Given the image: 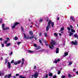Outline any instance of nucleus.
I'll return each instance as SVG.
<instances>
[{"instance_id":"f257e3e1","label":"nucleus","mask_w":78,"mask_h":78,"mask_svg":"<svg viewBox=\"0 0 78 78\" xmlns=\"http://www.w3.org/2000/svg\"><path fill=\"white\" fill-rule=\"evenodd\" d=\"M51 45H49V47L51 49H53V48H54V45H55V41L53 40L51 41Z\"/></svg>"},{"instance_id":"f03ea898","label":"nucleus","mask_w":78,"mask_h":78,"mask_svg":"<svg viewBox=\"0 0 78 78\" xmlns=\"http://www.w3.org/2000/svg\"><path fill=\"white\" fill-rule=\"evenodd\" d=\"M19 24H20L19 23L17 22H16L15 23H14V25L11 26V28H12V29H14V28H16V26H17V25Z\"/></svg>"},{"instance_id":"7ed1b4c3","label":"nucleus","mask_w":78,"mask_h":78,"mask_svg":"<svg viewBox=\"0 0 78 78\" xmlns=\"http://www.w3.org/2000/svg\"><path fill=\"white\" fill-rule=\"evenodd\" d=\"M2 28L3 30H9V28L8 27H5V24L3 23L2 24Z\"/></svg>"},{"instance_id":"20e7f679","label":"nucleus","mask_w":78,"mask_h":78,"mask_svg":"<svg viewBox=\"0 0 78 78\" xmlns=\"http://www.w3.org/2000/svg\"><path fill=\"white\" fill-rule=\"evenodd\" d=\"M71 43L72 44H73V45H74L76 46L78 44V42H77V41L76 40H75V42L73 41H72L71 42Z\"/></svg>"},{"instance_id":"39448f33","label":"nucleus","mask_w":78,"mask_h":78,"mask_svg":"<svg viewBox=\"0 0 78 78\" xmlns=\"http://www.w3.org/2000/svg\"><path fill=\"white\" fill-rule=\"evenodd\" d=\"M49 28H51L50 26V24H49V23H48V26L46 27V31H48L49 30Z\"/></svg>"},{"instance_id":"423d86ee","label":"nucleus","mask_w":78,"mask_h":78,"mask_svg":"<svg viewBox=\"0 0 78 78\" xmlns=\"http://www.w3.org/2000/svg\"><path fill=\"white\" fill-rule=\"evenodd\" d=\"M38 73L36 72L34 74V75H32V76H34L35 78H37V76L38 75Z\"/></svg>"},{"instance_id":"0eeeda50","label":"nucleus","mask_w":78,"mask_h":78,"mask_svg":"<svg viewBox=\"0 0 78 78\" xmlns=\"http://www.w3.org/2000/svg\"><path fill=\"white\" fill-rule=\"evenodd\" d=\"M48 23H49V25H50V23H51V24L52 27V28H53V26L54 25V22H52L50 20H49L48 21Z\"/></svg>"},{"instance_id":"6e6552de","label":"nucleus","mask_w":78,"mask_h":78,"mask_svg":"<svg viewBox=\"0 0 78 78\" xmlns=\"http://www.w3.org/2000/svg\"><path fill=\"white\" fill-rule=\"evenodd\" d=\"M20 62H21V61L19 60V61L14 62L13 63L15 65H17V64H20Z\"/></svg>"},{"instance_id":"1a4fd4ad","label":"nucleus","mask_w":78,"mask_h":78,"mask_svg":"<svg viewBox=\"0 0 78 78\" xmlns=\"http://www.w3.org/2000/svg\"><path fill=\"white\" fill-rule=\"evenodd\" d=\"M64 30V27H62L60 29V31H59L61 33H63V30Z\"/></svg>"},{"instance_id":"9d476101","label":"nucleus","mask_w":78,"mask_h":78,"mask_svg":"<svg viewBox=\"0 0 78 78\" xmlns=\"http://www.w3.org/2000/svg\"><path fill=\"white\" fill-rule=\"evenodd\" d=\"M60 61V59H58L57 60H55V61H53L54 63H57V62H59Z\"/></svg>"},{"instance_id":"9b49d317","label":"nucleus","mask_w":78,"mask_h":78,"mask_svg":"<svg viewBox=\"0 0 78 78\" xmlns=\"http://www.w3.org/2000/svg\"><path fill=\"white\" fill-rule=\"evenodd\" d=\"M1 71H0V72ZM5 74V73H4L2 72L1 73H0V76H3Z\"/></svg>"},{"instance_id":"f8f14e48","label":"nucleus","mask_w":78,"mask_h":78,"mask_svg":"<svg viewBox=\"0 0 78 78\" xmlns=\"http://www.w3.org/2000/svg\"><path fill=\"white\" fill-rule=\"evenodd\" d=\"M7 65L8 66V67H9V68H10L11 67V63L9 62H8Z\"/></svg>"},{"instance_id":"ddd939ff","label":"nucleus","mask_w":78,"mask_h":78,"mask_svg":"<svg viewBox=\"0 0 78 78\" xmlns=\"http://www.w3.org/2000/svg\"><path fill=\"white\" fill-rule=\"evenodd\" d=\"M23 35H24V36L25 39H28V37H27V35H26V34H24Z\"/></svg>"},{"instance_id":"4468645a","label":"nucleus","mask_w":78,"mask_h":78,"mask_svg":"<svg viewBox=\"0 0 78 78\" xmlns=\"http://www.w3.org/2000/svg\"><path fill=\"white\" fill-rule=\"evenodd\" d=\"M55 52L56 53H59V49L58 48H56Z\"/></svg>"},{"instance_id":"2eb2a0df","label":"nucleus","mask_w":78,"mask_h":78,"mask_svg":"<svg viewBox=\"0 0 78 78\" xmlns=\"http://www.w3.org/2000/svg\"><path fill=\"white\" fill-rule=\"evenodd\" d=\"M11 74H9V75H8L7 76V77L8 78H11Z\"/></svg>"},{"instance_id":"dca6fc26","label":"nucleus","mask_w":78,"mask_h":78,"mask_svg":"<svg viewBox=\"0 0 78 78\" xmlns=\"http://www.w3.org/2000/svg\"><path fill=\"white\" fill-rule=\"evenodd\" d=\"M33 37H34V36H32L31 37H28L27 38L28 39H33Z\"/></svg>"},{"instance_id":"f3484780","label":"nucleus","mask_w":78,"mask_h":78,"mask_svg":"<svg viewBox=\"0 0 78 78\" xmlns=\"http://www.w3.org/2000/svg\"><path fill=\"white\" fill-rule=\"evenodd\" d=\"M29 34H30V35H32L33 34V31H30L29 32Z\"/></svg>"},{"instance_id":"a211bd4d","label":"nucleus","mask_w":78,"mask_h":78,"mask_svg":"<svg viewBox=\"0 0 78 78\" xmlns=\"http://www.w3.org/2000/svg\"><path fill=\"white\" fill-rule=\"evenodd\" d=\"M65 56H67L68 55V52H66L64 53Z\"/></svg>"},{"instance_id":"6ab92c4d","label":"nucleus","mask_w":78,"mask_h":78,"mask_svg":"<svg viewBox=\"0 0 78 78\" xmlns=\"http://www.w3.org/2000/svg\"><path fill=\"white\" fill-rule=\"evenodd\" d=\"M11 44L10 43H8L6 44V47H9V46L11 45Z\"/></svg>"},{"instance_id":"aec40b11","label":"nucleus","mask_w":78,"mask_h":78,"mask_svg":"<svg viewBox=\"0 0 78 78\" xmlns=\"http://www.w3.org/2000/svg\"><path fill=\"white\" fill-rule=\"evenodd\" d=\"M70 19H71V20H75V19H74V17H73V16H70Z\"/></svg>"},{"instance_id":"412c9836","label":"nucleus","mask_w":78,"mask_h":78,"mask_svg":"<svg viewBox=\"0 0 78 78\" xmlns=\"http://www.w3.org/2000/svg\"><path fill=\"white\" fill-rule=\"evenodd\" d=\"M18 39L19 38H17V36H16L14 38V39H15V41H17Z\"/></svg>"},{"instance_id":"4be33fe9","label":"nucleus","mask_w":78,"mask_h":78,"mask_svg":"<svg viewBox=\"0 0 78 78\" xmlns=\"http://www.w3.org/2000/svg\"><path fill=\"white\" fill-rule=\"evenodd\" d=\"M19 77L20 78H26L25 77H23L22 76H20Z\"/></svg>"},{"instance_id":"5701e85b","label":"nucleus","mask_w":78,"mask_h":78,"mask_svg":"<svg viewBox=\"0 0 78 78\" xmlns=\"http://www.w3.org/2000/svg\"><path fill=\"white\" fill-rule=\"evenodd\" d=\"M53 76V74H52V73H50L49 74V76Z\"/></svg>"},{"instance_id":"b1692460","label":"nucleus","mask_w":78,"mask_h":78,"mask_svg":"<svg viewBox=\"0 0 78 78\" xmlns=\"http://www.w3.org/2000/svg\"><path fill=\"white\" fill-rule=\"evenodd\" d=\"M73 33H71V32H70L69 33V36H72V35H73Z\"/></svg>"},{"instance_id":"393cba45","label":"nucleus","mask_w":78,"mask_h":78,"mask_svg":"<svg viewBox=\"0 0 78 78\" xmlns=\"http://www.w3.org/2000/svg\"><path fill=\"white\" fill-rule=\"evenodd\" d=\"M71 31H72L73 33H75V31L74 30H73V29H71Z\"/></svg>"},{"instance_id":"a878e982","label":"nucleus","mask_w":78,"mask_h":78,"mask_svg":"<svg viewBox=\"0 0 78 78\" xmlns=\"http://www.w3.org/2000/svg\"><path fill=\"white\" fill-rule=\"evenodd\" d=\"M37 48L36 49V50H38V49H40V48H41V47L40 46H38Z\"/></svg>"},{"instance_id":"bb28decb","label":"nucleus","mask_w":78,"mask_h":78,"mask_svg":"<svg viewBox=\"0 0 78 78\" xmlns=\"http://www.w3.org/2000/svg\"><path fill=\"white\" fill-rule=\"evenodd\" d=\"M28 52H29L30 53H33V51H31L30 50H29L28 51Z\"/></svg>"},{"instance_id":"cd10ccee","label":"nucleus","mask_w":78,"mask_h":78,"mask_svg":"<svg viewBox=\"0 0 78 78\" xmlns=\"http://www.w3.org/2000/svg\"><path fill=\"white\" fill-rule=\"evenodd\" d=\"M77 36H78V35L76 34H75L74 35V37H77Z\"/></svg>"},{"instance_id":"c85d7f7f","label":"nucleus","mask_w":78,"mask_h":78,"mask_svg":"<svg viewBox=\"0 0 78 78\" xmlns=\"http://www.w3.org/2000/svg\"><path fill=\"white\" fill-rule=\"evenodd\" d=\"M44 34V36H45V37H47L48 36H47V33H45Z\"/></svg>"},{"instance_id":"c756f323","label":"nucleus","mask_w":78,"mask_h":78,"mask_svg":"<svg viewBox=\"0 0 78 78\" xmlns=\"http://www.w3.org/2000/svg\"><path fill=\"white\" fill-rule=\"evenodd\" d=\"M7 42H8V41L7 40H5L4 42L5 44H6Z\"/></svg>"},{"instance_id":"7c9ffc66","label":"nucleus","mask_w":78,"mask_h":78,"mask_svg":"<svg viewBox=\"0 0 78 78\" xmlns=\"http://www.w3.org/2000/svg\"><path fill=\"white\" fill-rule=\"evenodd\" d=\"M66 78V76H65L62 75L61 76V78Z\"/></svg>"},{"instance_id":"2f4dec72","label":"nucleus","mask_w":78,"mask_h":78,"mask_svg":"<svg viewBox=\"0 0 78 78\" xmlns=\"http://www.w3.org/2000/svg\"><path fill=\"white\" fill-rule=\"evenodd\" d=\"M21 43V42H18L17 44V45H20V44Z\"/></svg>"},{"instance_id":"473e14b6","label":"nucleus","mask_w":78,"mask_h":78,"mask_svg":"<svg viewBox=\"0 0 78 78\" xmlns=\"http://www.w3.org/2000/svg\"><path fill=\"white\" fill-rule=\"evenodd\" d=\"M21 31H23V27H21Z\"/></svg>"},{"instance_id":"72a5a7b5","label":"nucleus","mask_w":78,"mask_h":78,"mask_svg":"<svg viewBox=\"0 0 78 78\" xmlns=\"http://www.w3.org/2000/svg\"><path fill=\"white\" fill-rule=\"evenodd\" d=\"M67 29L68 30H69V31H70L71 30V29H70V27H68Z\"/></svg>"},{"instance_id":"f704fd0d","label":"nucleus","mask_w":78,"mask_h":78,"mask_svg":"<svg viewBox=\"0 0 78 78\" xmlns=\"http://www.w3.org/2000/svg\"><path fill=\"white\" fill-rule=\"evenodd\" d=\"M54 35L55 36H58V34H57V33H55L54 34Z\"/></svg>"},{"instance_id":"c9c22d12","label":"nucleus","mask_w":78,"mask_h":78,"mask_svg":"<svg viewBox=\"0 0 78 78\" xmlns=\"http://www.w3.org/2000/svg\"><path fill=\"white\" fill-rule=\"evenodd\" d=\"M61 73V72L59 71V70L58 71V75H59Z\"/></svg>"},{"instance_id":"e433bc0d","label":"nucleus","mask_w":78,"mask_h":78,"mask_svg":"<svg viewBox=\"0 0 78 78\" xmlns=\"http://www.w3.org/2000/svg\"><path fill=\"white\" fill-rule=\"evenodd\" d=\"M44 50H45V49H42L40 51H44Z\"/></svg>"},{"instance_id":"4c0bfd02","label":"nucleus","mask_w":78,"mask_h":78,"mask_svg":"<svg viewBox=\"0 0 78 78\" xmlns=\"http://www.w3.org/2000/svg\"><path fill=\"white\" fill-rule=\"evenodd\" d=\"M71 76H72L70 74L68 75V77L69 78H71Z\"/></svg>"},{"instance_id":"58836bf2","label":"nucleus","mask_w":78,"mask_h":78,"mask_svg":"<svg viewBox=\"0 0 78 78\" xmlns=\"http://www.w3.org/2000/svg\"><path fill=\"white\" fill-rule=\"evenodd\" d=\"M45 44L46 46H48V42L45 43Z\"/></svg>"},{"instance_id":"ea45409f","label":"nucleus","mask_w":78,"mask_h":78,"mask_svg":"<svg viewBox=\"0 0 78 78\" xmlns=\"http://www.w3.org/2000/svg\"><path fill=\"white\" fill-rule=\"evenodd\" d=\"M72 64V63L71 62H70L69 63V65H71V64Z\"/></svg>"},{"instance_id":"a19ab883","label":"nucleus","mask_w":78,"mask_h":78,"mask_svg":"<svg viewBox=\"0 0 78 78\" xmlns=\"http://www.w3.org/2000/svg\"><path fill=\"white\" fill-rule=\"evenodd\" d=\"M39 34L40 36H42V33H39Z\"/></svg>"},{"instance_id":"79ce46f5","label":"nucleus","mask_w":78,"mask_h":78,"mask_svg":"<svg viewBox=\"0 0 78 78\" xmlns=\"http://www.w3.org/2000/svg\"><path fill=\"white\" fill-rule=\"evenodd\" d=\"M53 78H56V76L54 75L53 76Z\"/></svg>"},{"instance_id":"37998d69","label":"nucleus","mask_w":78,"mask_h":78,"mask_svg":"<svg viewBox=\"0 0 78 78\" xmlns=\"http://www.w3.org/2000/svg\"><path fill=\"white\" fill-rule=\"evenodd\" d=\"M34 47H37V45L36 44H34Z\"/></svg>"},{"instance_id":"c03bdc74","label":"nucleus","mask_w":78,"mask_h":78,"mask_svg":"<svg viewBox=\"0 0 78 78\" xmlns=\"http://www.w3.org/2000/svg\"><path fill=\"white\" fill-rule=\"evenodd\" d=\"M9 55H12V52H11L9 54Z\"/></svg>"},{"instance_id":"a18cd8bd","label":"nucleus","mask_w":78,"mask_h":78,"mask_svg":"<svg viewBox=\"0 0 78 78\" xmlns=\"http://www.w3.org/2000/svg\"><path fill=\"white\" fill-rule=\"evenodd\" d=\"M7 41H9V38L8 37L7 38Z\"/></svg>"},{"instance_id":"49530a36","label":"nucleus","mask_w":78,"mask_h":78,"mask_svg":"<svg viewBox=\"0 0 78 78\" xmlns=\"http://www.w3.org/2000/svg\"><path fill=\"white\" fill-rule=\"evenodd\" d=\"M14 62V60H13L11 62V64H12V63H13Z\"/></svg>"},{"instance_id":"de8ad7c7","label":"nucleus","mask_w":78,"mask_h":78,"mask_svg":"<svg viewBox=\"0 0 78 78\" xmlns=\"http://www.w3.org/2000/svg\"><path fill=\"white\" fill-rule=\"evenodd\" d=\"M4 77L5 78H7L8 77V75H5V76H4Z\"/></svg>"},{"instance_id":"09e8293b","label":"nucleus","mask_w":78,"mask_h":78,"mask_svg":"<svg viewBox=\"0 0 78 78\" xmlns=\"http://www.w3.org/2000/svg\"><path fill=\"white\" fill-rule=\"evenodd\" d=\"M7 62H8V60L7 59L5 60V64H6V63H7Z\"/></svg>"},{"instance_id":"8fccbe9b","label":"nucleus","mask_w":78,"mask_h":78,"mask_svg":"<svg viewBox=\"0 0 78 78\" xmlns=\"http://www.w3.org/2000/svg\"><path fill=\"white\" fill-rule=\"evenodd\" d=\"M16 76H19V74H16Z\"/></svg>"},{"instance_id":"3c124183","label":"nucleus","mask_w":78,"mask_h":78,"mask_svg":"<svg viewBox=\"0 0 78 78\" xmlns=\"http://www.w3.org/2000/svg\"><path fill=\"white\" fill-rule=\"evenodd\" d=\"M45 78H48V74H46L45 76Z\"/></svg>"},{"instance_id":"603ef678","label":"nucleus","mask_w":78,"mask_h":78,"mask_svg":"<svg viewBox=\"0 0 78 78\" xmlns=\"http://www.w3.org/2000/svg\"><path fill=\"white\" fill-rule=\"evenodd\" d=\"M0 41H3V39L2 38H0Z\"/></svg>"},{"instance_id":"864d4df0","label":"nucleus","mask_w":78,"mask_h":78,"mask_svg":"<svg viewBox=\"0 0 78 78\" xmlns=\"http://www.w3.org/2000/svg\"><path fill=\"white\" fill-rule=\"evenodd\" d=\"M2 47H4V44H2Z\"/></svg>"},{"instance_id":"5fc2aeb1","label":"nucleus","mask_w":78,"mask_h":78,"mask_svg":"<svg viewBox=\"0 0 78 78\" xmlns=\"http://www.w3.org/2000/svg\"><path fill=\"white\" fill-rule=\"evenodd\" d=\"M39 42L40 44H42V41L41 40H39Z\"/></svg>"},{"instance_id":"6e6d98bb","label":"nucleus","mask_w":78,"mask_h":78,"mask_svg":"<svg viewBox=\"0 0 78 78\" xmlns=\"http://www.w3.org/2000/svg\"><path fill=\"white\" fill-rule=\"evenodd\" d=\"M57 20H59V17H57Z\"/></svg>"},{"instance_id":"4d7b16f0","label":"nucleus","mask_w":78,"mask_h":78,"mask_svg":"<svg viewBox=\"0 0 78 78\" xmlns=\"http://www.w3.org/2000/svg\"><path fill=\"white\" fill-rule=\"evenodd\" d=\"M70 27L71 28H73V27H72V25H70Z\"/></svg>"},{"instance_id":"13d9d810","label":"nucleus","mask_w":78,"mask_h":78,"mask_svg":"<svg viewBox=\"0 0 78 78\" xmlns=\"http://www.w3.org/2000/svg\"><path fill=\"white\" fill-rule=\"evenodd\" d=\"M76 74H77V75H78V71H77L76 72Z\"/></svg>"},{"instance_id":"bf43d9fd","label":"nucleus","mask_w":78,"mask_h":78,"mask_svg":"<svg viewBox=\"0 0 78 78\" xmlns=\"http://www.w3.org/2000/svg\"><path fill=\"white\" fill-rule=\"evenodd\" d=\"M73 71L74 72H75V69L74 68L73 69Z\"/></svg>"},{"instance_id":"052dcab7","label":"nucleus","mask_w":78,"mask_h":78,"mask_svg":"<svg viewBox=\"0 0 78 78\" xmlns=\"http://www.w3.org/2000/svg\"><path fill=\"white\" fill-rule=\"evenodd\" d=\"M36 66H34V69H36Z\"/></svg>"},{"instance_id":"680f3d73","label":"nucleus","mask_w":78,"mask_h":78,"mask_svg":"<svg viewBox=\"0 0 78 78\" xmlns=\"http://www.w3.org/2000/svg\"><path fill=\"white\" fill-rule=\"evenodd\" d=\"M24 63V61L22 63V65H23Z\"/></svg>"},{"instance_id":"e2e57ef3","label":"nucleus","mask_w":78,"mask_h":78,"mask_svg":"<svg viewBox=\"0 0 78 78\" xmlns=\"http://www.w3.org/2000/svg\"><path fill=\"white\" fill-rule=\"evenodd\" d=\"M2 20H0V23H2Z\"/></svg>"},{"instance_id":"0e129e2a","label":"nucleus","mask_w":78,"mask_h":78,"mask_svg":"<svg viewBox=\"0 0 78 78\" xmlns=\"http://www.w3.org/2000/svg\"><path fill=\"white\" fill-rule=\"evenodd\" d=\"M44 42H45V43H48L47 41H44Z\"/></svg>"},{"instance_id":"69168bd1","label":"nucleus","mask_w":78,"mask_h":78,"mask_svg":"<svg viewBox=\"0 0 78 78\" xmlns=\"http://www.w3.org/2000/svg\"><path fill=\"white\" fill-rule=\"evenodd\" d=\"M13 78H16V76H13Z\"/></svg>"},{"instance_id":"338daca9","label":"nucleus","mask_w":78,"mask_h":78,"mask_svg":"<svg viewBox=\"0 0 78 78\" xmlns=\"http://www.w3.org/2000/svg\"><path fill=\"white\" fill-rule=\"evenodd\" d=\"M48 17H47V18H46V20H48Z\"/></svg>"},{"instance_id":"774afa93","label":"nucleus","mask_w":78,"mask_h":78,"mask_svg":"<svg viewBox=\"0 0 78 78\" xmlns=\"http://www.w3.org/2000/svg\"><path fill=\"white\" fill-rule=\"evenodd\" d=\"M59 36H61V34L59 33Z\"/></svg>"}]
</instances>
